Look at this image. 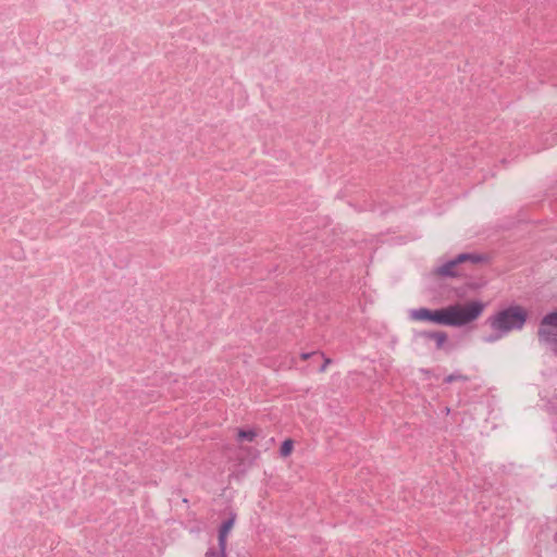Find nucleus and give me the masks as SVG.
<instances>
[{
  "label": "nucleus",
  "mask_w": 557,
  "mask_h": 557,
  "mask_svg": "<svg viewBox=\"0 0 557 557\" xmlns=\"http://www.w3.org/2000/svg\"><path fill=\"white\" fill-rule=\"evenodd\" d=\"M483 310L484 304L474 300L465 305L457 304L436 310L425 307L411 309L409 318L414 321H429L440 325L463 326L476 320Z\"/></svg>",
  "instance_id": "1"
},
{
  "label": "nucleus",
  "mask_w": 557,
  "mask_h": 557,
  "mask_svg": "<svg viewBox=\"0 0 557 557\" xmlns=\"http://www.w3.org/2000/svg\"><path fill=\"white\" fill-rule=\"evenodd\" d=\"M527 320V310L519 305H515L490 317L488 323L494 331L508 334L511 331L522 330Z\"/></svg>",
  "instance_id": "2"
},
{
  "label": "nucleus",
  "mask_w": 557,
  "mask_h": 557,
  "mask_svg": "<svg viewBox=\"0 0 557 557\" xmlns=\"http://www.w3.org/2000/svg\"><path fill=\"white\" fill-rule=\"evenodd\" d=\"M539 343L557 357V310L542 317L536 332Z\"/></svg>",
  "instance_id": "3"
},
{
  "label": "nucleus",
  "mask_w": 557,
  "mask_h": 557,
  "mask_svg": "<svg viewBox=\"0 0 557 557\" xmlns=\"http://www.w3.org/2000/svg\"><path fill=\"white\" fill-rule=\"evenodd\" d=\"M486 261V257L484 255L479 253H460L456 258L445 262L443 265L438 267L435 270V273L443 277H457L462 275L461 269L459 265L466 262H471L473 264L481 263Z\"/></svg>",
  "instance_id": "4"
},
{
  "label": "nucleus",
  "mask_w": 557,
  "mask_h": 557,
  "mask_svg": "<svg viewBox=\"0 0 557 557\" xmlns=\"http://www.w3.org/2000/svg\"><path fill=\"white\" fill-rule=\"evenodd\" d=\"M236 515L231 513L228 519H226L219 529V548H220V557H226V537L231 529L235 523Z\"/></svg>",
  "instance_id": "5"
},
{
  "label": "nucleus",
  "mask_w": 557,
  "mask_h": 557,
  "mask_svg": "<svg viewBox=\"0 0 557 557\" xmlns=\"http://www.w3.org/2000/svg\"><path fill=\"white\" fill-rule=\"evenodd\" d=\"M419 336L421 338L432 339L435 342L436 349L444 348V345L447 342V334L443 331H423Z\"/></svg>",
  "instance_id": "6"
},
{
  "label": "nucleus",
  "mask_w": 557,
  "mask_h": 557,
  "mask_svg": "<svg viewBox=\"0 0 557 557\" xmlns=\"http://www.w3.org/2000/svg\"><path fill=\"white\" fill-rule=\"evenodd\" d=\"M311 357H318V358L323 359V363L319 368L320 372H324L326 370V367L331 363V359L330 358H325L324 355L322 352H320V351H312V352H304V354H301V358L304 360H307V359H309Z\"/></svg>",
  "instance_id": "7"
},
{
  "label": "nucleus",
  "mask_w": 557,
  "mask_h": 557,
  "mask_svg": "<svg viewBox=\"0 0 557 557\" xmlns=\"http://www.w3.org/2000/svg\"><path fill=\"white\" fill-rule=\"evenodd\" d=\"M257 436V433L253 430H244L239 429L237 433L238 441H248L252 442Z\"/></svg>",
  "instance_id": "8"
},
{
  "label": "nucleus",
  "mask_w": 557,
  "mask_h": 557,
  "mask_svg": "<svg viewBox=\"0 0 557 557\" xmlns=\"http://www.w3.org/2000/svg\"><path fill=\"white\" fill-rule=\"evenodd\" d=\"M456 381L467 382V381H469V377L467 375L461 374L460 372H455V373L447 375L444 379V382L447 384H450Z\"/></svg>",
  "instance_id": "9"
},
{
  "label": "nucleus",
  "mask_w": 557,
  "mask_h": 557,
  "mask_svg": "<svg viewBox=\"0 0 557 557\" xmlns=\"http://www.w3.org/2000/svg\"><path fill=\"white\" fill-rule=\"evenodd\" d=\"M293 445H294V443L292 440H285L282 443L281 448H280L281 456H283V457L289 456L293 450Z\"/></svg>",
  "instance_id": "10"
},
{
  "label": "nucleus",
  "mask_w": 557,
  "mask_h": 557,
  "mask_svg": "<svg viewBox=\"0 0 557 557\" xmlns=\"http://www.w3.org/2000/svg\"><path fill=\"white\" fill-rule=\"evenodd\" d=\"M505 334H502L498 332V334L496 335H491L488 336L485 341L488 342V343H492V342H495L497 339H499L500 337H503Z\"/></svg>",
  "instance_id": "11"
},
{
  "label": "nucleus",
  "mask_w": 557,
  "mask_h": 557,
  "mask_svg": "<svg viewBox=\"0 0 557 557\" xmlns=\"http://www.w3.org/2000/svg\"><path fill=\"white\" fill-rule=\"evenodd\" d=\"M215 556H216V553L214 552V549H209L206 553V557H215Z\"/></svg>",
  "instance_id": "12"
}]
</instances>
